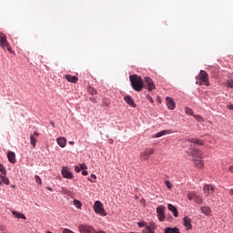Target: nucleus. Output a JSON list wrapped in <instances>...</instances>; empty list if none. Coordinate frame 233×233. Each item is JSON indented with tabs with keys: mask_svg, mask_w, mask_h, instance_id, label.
I'll return each instance as SVG.
<instances>
[{
	"mask_svg": "<svg viewBox=\"0 0 233 233\" xmlns=\"http://www.w3.org/2000/svg\"><path fill=\"white\" fill-rule=\"evenodd\" d=\"M0 185H10V180L8 177L0 175Z\"/></svg>",
	"mask_w": 233,
	"mask_h": 233,
	"instance_id": "nucleus-23",
	"label": "nucleus"
},
{
	"mask_svg": "<svg viewBox=\"0 0 233 233\" xmlns=\"http://www.w3.org/2000/svg\"><path fill=\"white\" fill-rule=\"evenodd\" d=\"M78 230L80 233H94L96 228L93 226L88 224H81L78 226Z\"/></svg>",
	"mask_w": 233,
	"mask_h": 233,
	"instance_id": "nucleus-5",
	"label": "nucleus"
},
{
	"mask_svg": "<svg viewBox=\"0 0 233 233\" xmlns=\"http://www.w3.org/2000/svg\"><path fill=\"white\" fill-rule=\"evenodd\" d=\"M204 194H207V196H212L214 194V186L206 184L203 187Z\"/></svg>",
	"mask_w": 233,
	"mask_h": 233,
	"instance_id": "nucleus-13",
	"label": "nucleus"
},
{
	"mask_svg": "<svg viewBox=\"0 0 233 233\" xmlns=\"http://www.w3.org/2000/svg\"><path fill=\"white\" fill-rule=\"evenodd\" d=\"M165 210H167L165 206H159L157 208V216L159 221H163L165 219Z\"/></svg>",
	"mask_w": 233,
	"mask_h": 233,
	"instance_id": "nucleus-7",
	"label": "nucleus"
},
{
	"mask_svg": "<svg viewBox=\"0 0 233 233\" xmlns=\"http://www.w3.org/2000/svg\"><path fill=\"white\" fill-rule=\"evenodd\" d=\"M0 172L3 176H6V169L5 168V166L0 164Z\"/></svg>",
	"mask_w": 233,
	"mask_h": 233,
	"instance_id": "nucleus-33",
	"label": "nucleus"
},
{
	"mask_svg": "<svg viewBox=\"0 0 233 233\" xmlns=\"http://www.w3.org/2000/svg\"><path fill=\"white\" fill-rule=\"evenodd\" d=\"M65 77L69 83H77V81H79V78L76 76L66 75Z\"/></svg>",
	"mask_w": 233,
	"mask_h": 233,
	"instance_id": "nucleus-17",
	"label": "nucleus"
},
{
	"mask_svg": "<svg viewBox=\"0 0 233 233\" xmlns=\"http://www.w3.org/2000/svg\"><path fill=\"white\" fill-rule=\"evenodd\" d=\"M129 80H130L132 88L136 92H141V90H143L145 84L143 83V78H141V76L137 75H131L129 76Z\"/></svg>",
	"mask_w": 233,
	"mask_h": 233,
	"instance_id": "nucleus-1",
	"label": "nucleus"
},
{
	"mask_svg": "<svg viewBox=\"0 0 233 233\" xmlns=\"http://www.w3.org/2000/svg\"><path fill=\"white\" fill-rule=\"evenodd\" d=\"M226 85L228 88H233V79L228 80Z\"/></svg>",
	"mask_w": 233,
	"mask_h": 233,
	"instance_id": "nucleus-34",
	"label": "nucleus"
},
{
	"mask_svg": "<svg viewBox=\"0 0 233 233\" xmlns=\"http://www.w3.org/2000/svg\"><path fill=\"white\" fill-rule=\"evenodd\" d=\"M187 143H193L194 145H198V147H203V145H205V140L198 137L187 138Z\"/></svg>",
	"mask_w": 233,
	"mask_h": 233,
	"instance_id": "nucleus-11",
	"label": "nucleus"
},
{
	"mask_svg": "<svg viewBox=\"0 0 233 233\" xmlns=\"http://www.w3.org/2000/svg\"><path fill=\"white\" fill-rule=\"evenodd\" d=\"M93 208L96 214H99L100 216H106V211H105V208H103V203H101L100 201L96 200Z\"/></svg>",
	"mask_w": 233,
	"mask_h": 233,
	"instance_id": "nucleus-4",
	"label": "nucleus"
},
{
	"mask_svg": "<svg viewBox=\"0 0 233 233\" xmlns=\"http://www.w3.org/2000/svg\"><path fill=\"white\" fill-rule=\"evenodd\" d=\"M167 208H168V210H170L171 212H173V215H174L175 218H177V217L179 216V213H177V208H175L174 205L168 204V205H167Z\"/></svg>",
	"mask_w": 233,
	"mask_h": 233,
	"instance_id": "nucleus-22",
	"label": "nucleus"
},
{
	"mask_svg": "<svg viewBox=\"0 0 233 233\" xmlns=\"http://www.w3.org/2000/svg\"><path fill=\"white\" fill-rule=\"evenodd\" d=\"M200 210L204 216H210V213L212 212V209L209 207L203 206L200 208Z\"/></svg>",
	"mask_w": 233,
	"mask_h": 233,
	"instance_id": "nucleus-20",
	"label": "nucleus"
},
{
	"mask_svg": "<svg viewBox=\"0 0 233 233\" xmlns=\"http://www.w3.org/2000/svg\"><path fill=\"white\" fill-rule=\"evenodd\" d=\"M89 101H91L92 103H98L99 98L97 96H92L89 98Z\"/></svg>",
	"mask_w": 233,
	"mask_h": 233,
	"instance_id": "nucleus-35",
	"label": "nucleus"
},
{
	"mask_svg": "<svg viewBox=\"0 0 233 233\" xmlns=\"http://www.w3.org/2000/svg\"><path fill=\"white\" fill-rule=\"evenodd\" d=\"M109 143L112 145L114 143V139L110 138Z\"/></svg>",
	"mask_w": 233,
	"mask_h": 233,
	"instance_id": "nucleus-48",
	"label": "nucleus"
},
{
	"mask_svg": "<svg viewBox=\"0 0 233 233\" xmlns=\"http://www.w3.org/2000/svg\"><path fill=\"white\" fill-rule=\"evenodd\" d=\"M184 227L186 228V230L192 229V219L188 217L184 218Z\"/></svg>",
	"mask_w": 233,
	"mask_h": 233,
	"instance_id": "nucleus-15",
	"label": "nucleus"
},
{
	"mask_svg": "<svg viewBox=\"0 0 233 233\" xmlns=\"http://www.w3.org/2000/svg\"><path fill=\"white\" fill-rule=\"evenodd\" d=\"M124 100L126 101V103H127V105H129V106H132V108H136V102H134V99H132V96H126L124 97Z\"/></svg>",
	"mask_w": 233,
	"mask_h": 233,
	"instance_id": "nucleus-16",
	"label": "nucleus"
},
{
	"mask_svg": "<svg viewBox=\"0 0 233 233\" xmlns=\"http://www.w3.org/2000/svg\"><path fill=\"white\" fill-rule=\"evenodd\" d=\"M57 145L61 147V148H65L66 147V138L65 137H58L56 139Z\"/></svg>",
	"mask_w": 233,
	"mask_h": 233,
	"instance_id": "nucleus-21",
	"label": "nucleus"
},
{
	"mask_svg": "<svg viewBox=\"0 0 233 233\" xmlns=\"http://www.w3.org/2000/svg\"><path fill=\"white\" fill-rule=\"evenodd\" d=\"M229 195L233 196V188L229 189Z\"/></svg>",
	"mask_w": 233,
	"mask_h": 233,
	"instance_id": "nucleus-46",
	"label": "nucleus"
},
{
	"mask_svg": "<svg viewBox=\"0 0 233 233\" xmlns=\"http://www.w3.org/2000/svg\"><path fill=\"white\" fill-rule=\"evenodd\" d=\"M69 145H74V142H69Z\"/></svg>",
	"mask_w": 233,
	"mask_h": 233,
	"instance_id": "nucleus-50",
	"label": "nucleus"
},
{
	"mask_svg": "<svg viewBox=\"0 0 233 233\" xmlns=\"http://www.w3.org/2000/svg\"><path fill=\"white\" fill-rule=\"evenodd\" d=\"M51 125H52L53 128H56V124L54 122H51Z\"/></svg>",
	"mask_w": 233,
	"mask_h": 233,
	"instance_id": "nucleus-47",
	"label": "nucleus"
},
{
	"mask_svg": "<svg viewBox=\"0 0 233 233\" xmlns=\"http://www.w3.org/2000/svg\"><path fill=\"white\" fill-rule=\"evenodd\" d=\"M191 157H194V159H203V151L193 148L191 149Z\"/></svg>",
	"mask_w": 233,
	"mask_h": 233,
	"instance_id": "nucleus-8",
	"label": "nucleus"
},
{
	"mask_svg": "<svg viewBox=\"0 0 233 233\" xmlns=\"http://www.w3.org/2000/svg\"><path fill=\"white\" fill-rule=\"evenodd\" d=\"M149 101H151V103H154V100H152V99H149Z\"/></svg>",
	"mask_w": 233,
	"mask_h": 233,
	"instance_id": "nucleus-53",
	"label": "nucleus"
},
{
	"mask_svg": "<svg viewBox=\"0 0 233 233\" xmlns=\"http://www.w3.org/2000/svg\"><path fill=\"white\" fill-rule=\"evenodd\" d=\"M82 176H88V171L85 170L82 172Z\"/></svg>",
	"mask_w": 233,
	"mask_h": 233,
	"instance_id": "nucleus-44",
	"label": "nucleus"
},
{
	"mask_svg": "<svg viewBox=\"0 0 233 233\" xmlns=\"http://www.w3.org/2000/svg\"><path fill=\"white\" fill-rule=\"evenodd\" d=\"M75 172H77V173L81 172V167L76 166V167H75Z\"/></svg>",
	"mask_w": 233,
	"mask_h": 233,
	"instance_id": "nucleus-41",
	"label": "nucleus"
},
{
	"mask_svg": "<svg viewBox=\"0 0 233 233\" xmlns=\"http://www.w3.org/2000/svg\"><path fill=\"white\" fill-rule=\"evenodd\" d=\"M74 205L75 207H76V208H81V207H83V204H81V201L75 199L74 200Z\"/></svg>",
	"mask_w": 233,
	"mask_h": 233,
	"instance_id": "nucleus-31",
	"label": "nucleus"
},
{
	"mask_svg": "<svg viewBox=\"0 0 233 233\" xmlns=\"http://www.w3.org/2000/svg\"><path fill=\"white\" fill-rule=\"evenodd\" d=\"M228 172H231V174H233V164L228 167Z\"/></svg>",
	"mask_w": 233,
	"mask_h": 233,
	"instance_id": "nucleus-43",
	"label": "nucleus"
},
{
	"mask_svg": "<svg viewBox=\"0 0 233 233\" xmlns=\"http://www.w3.org/2000/svg\"><path fill=\"white\" fill-rule=\"evenodd\" d=\"M196 85L210 86V82H208V74L205 70H201L199 75L197 76Z\"/></svg>",
	"mask_w": 233,
	"mask_h": 233,
	"instance_id": "nucleus-2",
	"label": "nucleus"
},
{
	"mask_svg": "<svg viewBox=\"0 0 233 233\" xmlns=\"http://www.w3.org/2000/svg\"><path fill=\"white\" fill-rule=\"evenodd\" d=\"M149 101H151V103H154V100H152V99H149Z\"/></svg>",
	"mask_w": 233,
	"mask_h": 233,
	"instance_id": "nucleus-52",
	"label": "nucleus"
},
{
	"mask_svg": "<svg viewBox=\"0 0 233 233\" xmlns=\"http://www.w3.org/2000/svg\"><path fill=\"white\" fill-rule=\"evenodd\" d=\"M194 117L197 119V121H203V117H201L199 115H195Z\"/></svg>",
	"mask_w": 233,
	"mask_h": 233,
	"instance_id": "nucleus-38",
	"label": "nucleus"
},
{
	"mask_svg": "<svg viewBox=\"0 0 233 233\" xmlns=\"http://www.w3.org/2000/svg\"><path fill=\"white\" fill-rule=\"evenodd\" d=\"M93 233H106V232H105V231H103V230L96 231V230L95 229V232H93Z\"/></svg>",
	"mask_w": 233,
	"mask_h": 233,
	"instance_id": "nucleus-45",
	"label": "nucleus"
},
{
	"mask_svg": "<svg viewBox=\"0 0 233 233\" xmlns=\"http://www.w3.org/2000/svg\"><path fill=\"white\" fill-rule=\"evenodd\" d=\"M87 92L88 94H90L91 96H96V94H97V90L92 86H89L87 88Z\"/></svg>",
	"mask_w": 233,
	"mask_h": 233,
	"instance_id": "nucleus-29",
	"label": "nucleus"
},
{
	"mask_svg": "<svg viewBox=\"0 0 233 233\" xmlns=\"http://www.w3.org/2000/svg\"><path fill=\"white\" fill-rule=\"evenodd\" d=\"M7 157H8V161H9L10 163H12L13 165L15 164V162L17 161V160L15 159V153H14V152H12V151H9V152L7 153Z\"/></svg>",
	"mask_w": 233,
	"mask_h": 233,
	"instance_id": "nucleus-18",
	"label": "nucleus"
},
{
	"mask_svg": "<svg viewBox=\"0 0 233 233\" xmlns=\"http://www.w3.org/2000/svg\"><path fill=\"white\" fill-rule=\"evenodd\" d=\"M164 233H181L177 228H166Z\"/></svg>",
	"mask_w": 233,
	"mask_h": 233,
	"instance_id": "nucleus-24",
	"label": "nucleus"
},
{
	"mask_svg": "<svg viewBox=\"0 0 233 233\" xmlns=\"http://www.w3.org/2000/svg\"><path fill=\"white\" fill-rule=\"evenodd\" d=\"M61 174L66 179H74V175L66 167H62Z\"/></svg>",
	"mask_w": 233,
	"mask_h": 233,
	"instance_id": "nucleus-9",
	"label": "nucleus"
},
{
	"mask_svg": "<svg viewBox=\"0 0 233 233\" xmlns=\"http://www.w3.org/2000/svg\"><path fill=\"white\" fill-rule=\"evenodd\" d=\"M149 101H151V103H154V100H152V99H149Z\"/></svg>",
	"mask_w": 233,
	"mask_h": 233,
	"instance_id": "nucleus-54",
	"label": "nucleus"
},
{
	"mask_svg": "<svg viewBox=\"0 0 233 233\" xmlns=\"http://www.w3.org/2000/svg\"><path fill=\"white\" fill-rule=\"evenodd\" d=\"M47 188H48V190L52 191V187H47Z\"/></svg>",
	"mask_w": 233,
	"mask_h": 233,
	"instance_id": "nucleus-51",
	"label": "nucleus"
},
{
	"mask_svg": "<svg viewBox=\"0 0 233 233\" xmlns=\"http://www.w3.org/2000/svg\"><path fill=\"white\" fill-rule=\"evenodd\" d=\"M35 143H37V138L34 135H30V144L34 148H35Z\"/></svg>",
	"mask_w": 233,
	"mask_h": 233,
	"instance_id": "nucleus-28",
	"label": "nucleus"
},
{
	"mask_svg": "<svg viewBox=\"0 0 233 233\" xmlns=\"http://www.w3.org/2000/svg\"><path fill=\"white\" fill-rule=\"evenodd\" d=\"M195 203H197V205H203V198H201V196L197 195L195 197Z\"/></svg>",
	"mask_w": 233,
	"mask_h": 233,
	"instance_id": "nucleus-27",
	"label": "nucleus"
},
{
	"mask_svg": "<svg viewBox=\"0 0 233 233\" xmlns=\"http://www.w3.org/2000/svg\"><path fill=\"white\" fill-rule=\"evenodd\" d=\"M13 216H15L17 219H26V217L22 214L19 213L18 211H12Z\"/></svg>",
	"mask_w": 233,
	"mask_h": 233,
	"instance_id": "nucleus-25",
	"label": "nucleus"
},
{
	"mask_svg": "<svg viewBox=\"0 0 233 233\" xmlns=\"http://www.w3.org/2000/svg\"><path fill=\"white\" fill-rule=\"evenodd\" d=\"M155 150L154 148H147L144 152L140 153V159L141 161H147L154 154Z\"/></svg>",
	"mask_w": 233,
	"mask_h": 233,
	"instance_id": "nucleus-6",
	"label": "nucleus"
},
{
	"mask_svg": "<svg viewBox=\"0 0 233 233\" xmlns=\"http://www.w3.org/2000/svg\"><path fill=\"white\" fill-rule=\"evenodd\" d=\"M168 134H172V130L170 129H165L162 130L155 135V137H163V136H167Z\"/></svg>",
	"mask_w": 233,
	"mask_h": 233,
	"instance_id": "nucleus-19",
	"label": "nucleus"
},
{
	"mask_svg": "<svg viewBox=\"0 0 233 233\" xmlns=\"http://www.w3.org/2000/svg\"><path fill=\"white\" fill-rule=\"evenodd\" d=\"M137 225L141 228L145 227V221L138 222Z\"/></svg>",
	"mask_w": 233,
	"mask_h": 233,
	"instance_id": "nucleus-42",
	"label": "nucleus"
},
{
	"mask_svg": "<svg viewBox=\"0 0 233 233\" xmlns=\"http://www.w3.org/2000/svg\"><path fill=\"white\" fill-rule=\"evenodd\" d=\"M46 233H52V231H46Z\"/></svg>",
	"mask_w": 233,
	"mask_h": 233,
	"instance_id": "nucleus-55",
	"label": "nucleus"
},
{
	"mask_svg": "<svg viewBox=\"0 0 233 233\" xmlns=\"http://www.w3.org/2000/svg\"><path fill=\"white\" fill-rule=\"evenodd\" d=\"M166 103L169 110H174V108H176V103H174V99H172V97L167 96L166 98Z\"/></svg>",
	"mask_w": 233,
	"mask_h": 233,
	"instance_id": "nucleus-14",
	"label": "nucleus"
},
{
	"mask_svg": "<svg viewBox=\"0 0 233 233\" xmlns=\"http://www.w3.org/2000/svg\"><path fill=\"white\" fill-rule=\"evenodd\" d=\"M144 81L147 84V90H149V92L156 88V86L154 85V81H152V78L146 76Z\"/></svg>",
	"mask_w": 233,
	"mask_h": 233,
	"instance_id": "nucleus-10",
	"label": "nucleus"
},
{
	"mask_svg": "<svg viewBox=\"0 0 233 233\" xmlns=\"http://www.w3.org/2000/svg\"><path fill=\"white\" fill-rule=\"evenodd\" d=\"M166 186L167 188H172V183H170V181H166Z\"/></svg>",
	"mask_w": 233,
	"mask_h": 233,
	"instance_id": "nucleus-40",
	"label": "nucleus"
},
{
	"mask_svg": "<svg viewBox=\"0 0 233 233\" xmlns=\"http://www.w3.org/2000/svg\"><path fill=\"white\" fill-rule=\"evenodd\" d=\"M198 196V194L196 193V191H190L187 193V199H189V201H192V199H196V197Z\"/></svg>",
	"mask_w": 233,
	"mask_h": 233,
	"instance_id": "nucleus-26",
	"label": "nucleus"
},
{
	"mask_svg": "<svg viewBox=\"0 0 233 233\" xmlns=\"http://www.w3.org/2000/svg\"><path fill=\"white\" fill-rule=\"evenodd\" d=\"M192 161L197 168H205V160L201 158H193Z\"/></svg>",
	"mask_w": 233,
	"mask_h": 233,
	"instance_id": "nucleus-12",
	"label": "nucleus"
},
{
	"mask_svg": "<svg viewBox=\"0 0 233 233\" xmlns=\"http://www.w3.org/2000/svg\"><path fill=\"white\" fill-rule=\"evenodd\" d=\"M34 135H35V136H39V133L35 132Z\"/></svg>",
	"mask_w": 233,
	"mask_h": 233,
	"instance_id": "nucleus-49",
	"label": "nucleus"
},
{
	"mask_svg": "<svg viewBox=\"0 0 233 233\" xmlns=\"http://www.w3.org/2000/svg\"><path fill=\"white\" fill-rule=\"evenodd\" d=\"M35 179L36 183H38V185H41V177L39 176L35 175Z\"/></svg>",
	"mask_w": 233,
	"mask_h": 233,
	"instance_id": "nucleus-37",
	"label": "nucleus"
},
{
	"mask_svg": "<svg viewBox=\"0 0 233 233\" xmlns=\"http://www.w3.org/2000/svg\"><path fill=\"white\" fill-rule=\"evenodd\" d=\"M0 46L3 48V50H7L9 54H12V47L10 46V43H8L6 35L2 32H0Z\"/></svg>",
	"mask_w": 233,
	"mask_h": 233,
	"instance_id": "nucleus-3",
	"label": "nucleus"
},
{
	"mask_svg": "<svg viewBox=\"0 0 233 233\" xmlns=\"http://www.w3.org/2000/svg\"><path fill=\"white\" fill-rule=\"evenodd\" d=\"M91 178H88V180L91 182V183H96V179H97V177H96V175L92 174L90 176Z\"/></svg>",
	"mask_w": 233,
	"mask_h": 233,
	"instance_id": "nucleus-36",
	"label": "nucleus"
},
{
	"mask_svg": "<svg viewBox=\"0 0 233 233\" xmlns=\"http://www.w3.org/2000/svg\"><path fill=\"white\" fill-rule=\"evenodd\" d=\"M80 168H81V170H86V164H81L80 165Z\"/></svg>",
	"mask_w": 233,
	"mask_h": 233,
	"instance_id": "nucleus-39",
	"label": "nucleus"
},
{
	"mask_svg": "<svg viewBox=\"0 0 233 233\" xmlns=\"http://www.w3.org/2000/svg\"><path fill=\"white\" fill-rule=\"evenodd\" d=\"M185 112H186V114H187V116H194V112L192 111V108H190V107H186Z\"/></svg>",
	"mask_w": 233,
	"mask_h": 233,
	"instance_id": "nucleus-32",
	"label": "nucleus"
},
{
	"mask_svg": "<svg viewBox=\"0 0 233 233\" xmlns=\"http://www.w3.org/2000/svg\"><path fill=\"white\" fill-rule=\"evenodd\" d=\"M142 233H156L149 226H147L145 229H143Z\"/></svg>",
	"mask_w": 233,
	"mask_h": 233,
	"instance_id": "nucleus-30",
	"label": "nucleus"
}]
</instances>
